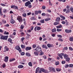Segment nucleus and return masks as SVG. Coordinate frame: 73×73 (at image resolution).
<instances>
[{"label": "nucleus", "mask_w": 73, "mask_h": 73, "mask_svg": "<svg viewBox=\"0 0 73 73\" xmlns=\"http://www.w3.org/2000/svg\"><path fill=\"white\" fill-rule=\"evenodd\" d=\"M35 50L36 51L38 52V53L42 52V50H41V48L40 46H38L35 49Z\"/></svg>", "instance_id": "1"}, {"label": "nucleus", "mask_w": 73, "mask_h": 73, "mask_svg": "<svg viewBox=\"0 0 73 73\" xmlns=\"http://www.w3.org/2000/svg\"><path fill=\"white\" fill-rule=\"evenodd\" d=\"M15 48L16 50H17L19 51V53H21V48H20V47L19 46H17L15 47Z\"/></svg>", "instance_id": "2"}, {"label": "nucleus", "mask_w": 73, "mask_h": 73, "mask_svg": "<svg viewBox=\"0 0 73 73\" xmlns=\"http://www.w3.org/2000/svg\"><path fill=\"white\" fill-rule=\"evenodd\" d=\"M17 20H18L20 23L23 22V19H22V18L20 16L18 17L17 18Z\"/></svg>", "instance_id": "3"}, {"label": "nucleus", "mask_w": 73, "mask_h": 73, "mask_svg": "<svg viewBox=\"0 0 73 73\" xmlns=\"http://www.w3.org/2000/svg\"><path fill=\"white\" fill-rule=\"evenodd\" d=\"M49 70H50V72L52 71L53 72H56V70H55V69L53 67H49Z\"/></svg>", "instance_id": "4"}, {"label": "nucleus", "mask_w": 73, "mask_h": 73, "mask_svg": "<svg viewBox=\"0 0 73 73\" xmlns=\"http://www.w3.org/2000/svg\"><path fill=\"white\" fill-rule=\"evenodd\" d=\"M31 4V2H30L29 1H28L25 3V5L26 7H28L29 5H30Z\"/></svg>", "instance_id": "5"}, {"label": "nucleus", "mask_w": 73, "mask_h": 73, "mask_svg": "<svg viewBox=\"0 0 73 73\" xmlns=\"http://www.w3.org/2000/svg\"><path fill=\"white\" fill-rule=\"evenodd\" d=\"M64 56V54L63 53H61L58 54V56H59V57L62 59V58H62V56Z\"/></svg>", "instance_id": "6"}, {"label": "nucleus", "mask_w": 73, "mask_h": 73, "mask_svg": "<svg viewBox=\"0 0 73 73\" xmlns=\"http://www.w3.org/2000/svg\"><path fill=\"white\" fill-rule=\"evenodd\" d=\"M65 31L66 33H71V32H72V30H68L66 29L65 30Z\"/></svg>", "instance_id": "7"}, {"label": "nucleus", "mask_w": 73, "mask_h": 73, "mask_svg": "<svg viewBox=\"0 0 73 73\" xmlns=\"http://www.w3.org/2000/svg\"><path fill=\"white\" fill-rule=\"evenodd\" d=\"M31 49H32V48H31V47L27 46L26 48L25 49V50H29Z\"/></svg>", "instance_id": "8"}, {"label": "nucleus", "mask_w": 73, "mask_h": 73, "mask_svg": "<svg viewBox=\"0 0 73 73\" xmlns=\"http://www.w3.org/2000/svg\"><path fill=\"white\" fill-rule=\"evenodd\" d=\"M5 59L4 60V61L6 62H7L8 61V57L7 56L5 58Z\"/></svg>", "instance_id": "9"}, {"label": "nucleus", "mask_w": 73, "mask_h": 73, "mask_svg": "<svg viewBox=\"0 0 73 73\" xmlns=\"http://www.w3.org/2000/svg\"><path fill=\"white\" fill-rule=\"evenodd\" d=\"M60 20L61 19H60V18H59V17H58L56 18V21L57 22H59V21H60Z\"/></svg>", "instance_id": "10"}, {"label": "nucleus", "mask_w": 73, "mask_h": 73, "mask_svg": "<svg viewBox=\"0 0 73 73\" xmlns=\"http://www.w3.org/2000/svg\"><path fill=\"white\" fill-rule=\"evenodd\" d=\"M8 48L7 47V46H5V49L4 50V52H7V51H8Z\"/></svg>", "instance_id": "11"}, {"label": "nucleus", "mask_w": 73, "mask_h": 73, "mask_svg": "<svg viewBox=\"0 0 73 73\" xmlns=\"http://www.w3.org/2000/svg\"><path fill=\"white\" fill-rule=\"evenodd\" d=\"M8 41H9V42H10L11 44H13V42H12V40L11 39V38H9L8 39Z\"/></svg>", "instance_id": "12"}, {"label": "nucleus", "mask_w": 73, "mask_h": 73, "mask_svg": "<svg viewBox=\"0 0 73 73\" xmlns=\"http://www.w3.org/2000/svg\"><path fill=\"white\" fill-rule=\"evenodd\" d=\"M26 56L27 57H31V55H30V54L29 52H26Z\"/></svg>", "instance_id": "13"}, {"label": "nucleus", "mask_w": 73, "mask_h": 73, "mask_svg": "<svg viewBox=\"0 0 73 73\" xmlns=\"http://www.w3.org/2000/svg\"><path fill=\"white\" fill-rule=\"evenodd\" d=\"M42 47L43 48H45L46 49H48V47L45 45V44H42Z\"/></svg>", "instance_id": "14"}, {"label": "nucleus", "mask_w": 73, "mask_h": 73, "mask_svg": "<svg viewBox=\"0 0 73 73\" xmlns=\"http://www.w3.org/2000/svg\"><path fill=\"white\" fill-rule=\"evenodd\" d=\"M8 37V35L4 36V38L3 40H7Z\"/></svg>", "instance_id": "15"}, {"label": "nucleus", "mask_w": 73, "mask_h": 73, "mask_svg": "<svg viewBox=\"0 0 73 73\" xmlns=\"http://www.w3.org/2000/svg\"><path fill=\"white\" fill-rule=\"evenodd\" d=\"M66 60L67 62H69V61H70V58L69 57H68L66 58Z\"/></svg>", "instance_id": "16"}, {"label": "nucleus", "mask_w": 73, "mask_h": 73, "mask_svg": "<svg viewBox=\"0 0 73 73\" xmlns=\"http://www.w3.org/2000/svg\"><path fill=\"white\" fill-rule=\"evenodd\" d=\"M10 22L11 23V24H14V23H15V21L13 19H12Z\"/></svg>", "instance_id": "17"}, {"label": "nucleus", "mask_w": 73, "mask_h": 73, "mask_svg": "<svg viewBox=\"0 0 73 73\" xmlns=\"http://www.w3.org/2000/svg\"><path fill=\"white\" fill-rule=\"evenodd\" d=\"M34 54L35 56H38V55L39 54L38 52H36V51L34 52Z\"/></svg>", "instance_id": "18"}, {"label": "nucleus", "mask_w": 73, "mask_h": 73, "mask_svg": "<svg viewBox=\"0 0 73 73\" xmlns=\"http://www.w3.org/2000/svg\"><path fill=\"white\" fill-rule=\"evenodd\" d=\"M39 70H40V68H37L36 70L35 73H37V72L39 71Z\"/></svg>", "instance_id": "19"}, {"label": "nucleus", "mask_w": 73, "mask_h": 73, "mask_svg": "<svg viewBox=\"0 0 73 73\" xmlns=\"http://www.w3.org/2000/svg\"><path fill=\"white\" fill-rule=\"evenodd\" d=\"M63 56L64 58L66 59L68 58V55L66 54H64V55Z\"/></svg>", "instance_id": "20"}, {"label": "nucleus", "mask_w": 73, "mask_h": 73, "mask_svg": "<svg viewBox=\"0 0 73 73\" xmlns=\"http://www.w3.org/2000/svg\"><path fill=\"white\" fill-rule=\"evenodd\" d=\"M24 67V66L22 65H19L18 66V68H23Z\"/></svg>", "instance_id": "21"}, {"label": "nucleus", "mask_w": 73, "mask_h": 73, "mask_svg": "<svg viewBox=\"0 0 73 73\" xmlns=\"http://www.w3.org/2000/svg\"><path fill=\"white\" fill-rule=\"evenodd\" d=\"M21 48H22V49L25 48V46L23 44H21Z\"/></svg>", "instance_id": "22"}, {"label": "nucleus", "mask_w": 73, "mask_h": 73, "mask_svg": "<svg viewBox=\"0 0 73 73\" xmlns=\"http://www.w3.org/2000/svg\"><path fill=\"white\" fill-rule=\"evenodd\" d=\"M49 20H50V18H48L45 19V21H49Z\"/></svg>", "instance_id": "23"}, {"label": "nucleus", "mask_w": 73, "mask_h": 73, "mask_svg": "<svg viewBox=\"0 0 73 73\" xmlns=\"http://www.w3.org/2000/svg\"><path fill=\"white\" fill-rule=\"evenodd\" d=\"M69 40L70 41H73V37H70V38Z\"/></svg>", "instance_id": "24"}, {"label": "nucleus", "mask_w": 73, "mask_h": 73, "mask_svg": "<svg viewBox=\"0 0 73 73\" xmlns=\"http://www.w3.org/2000/svg\"><path fill=\"white\" fill-rule=\"evenodd\" d=\"M40 23H44V19H42L40 21Z\"/></svg>", "instance_id": "25"}, {"label": "nucleus", "mask_w": 73, "mask_h": 73, "mask_svg": "<svg viewBox=\"0 0 73 73\" xmlns=\"http://www.w3.org/2000/svg\"><path fill=\"white\" fill-rule=\"evenodd\" d=\"M60 17H61V18H62L64 20H65V17L62 16L61 15H60Z\"/></svg>", "instance_id": "26"}, {"label": "nucleus", "mask_w": 73, "mask_h": 73, "mask_svg": "<svg viewBox=\"0 0 73 73\" xmlns=\"http://www.w3.org/2000/svg\"><path fill=\"white\" fill-rule=\"evenodd\" d=\"M47 46L48 48H50L51 47V44L50 43L48 44H47Z\"/></svg>", "instance_id": "27"}, {"label": "nucleus", "mask_w": 73, "mask_h": 73, "mask_svg": "<svg viewBox=\"0 0 73 73\" xmlns=\"http://www.w3.org/2000/svg\"><path fill=\"white\" fill-rule=\"evenodd\" d=\"M4 36H3V35H1L0 38L1 40H4Z\"/></svg>", "instance_id": "28"}, {"label": "nucleus", "mask_w": 73, "mask_h": 73, "mask_svg": "<svg viewBox=\"0 0 73 73\" xmlns=\"http://www.w3.org/2000/svg\"><path fill=\"white\" fill-rule=\"evenodd\" d=\"M54 24L55 25H58L59 24V23L58 22H54Z\"/></svg>", "instance_id": "29"}, {"label": "nucleus", "mask_w": 73, "mask_h": 73, "mask_svg": "<svg viewBox=\"0 0 73 73\" xmlns=\"http://www.w3.org/2000/svg\"><path fill=\"white\" fill-rule=\"evenodd\" d=\"M22 15L24 17H25L27 16V14L25 13H24Z\"/></svg>", "instance_id": "30"}, {"label": "nucleus", "mask_w": 73, "mask_h": 73, "mask_svg": "<svg viewBox=\"0 0 73 73\" xmlns=\"http://www.w3.org/2000/svg\"><path fill=\"white\" fill-rule=\"evenodd\" d=\"M4 35H9V33L8 32H7V31H5L4 33Z\"/></svg>", "instance_id": "31"}, {"label": "nucleus", "mask_w": 73, "mask_h": 73, "mask_svg": "<svg viewBox=\"0 0 73 73\" xmlns=\"http://www.w3.org/2000/svg\"><path fill=\"white\" fill-rule=\"evenodd\" d=\"M21 29H24V25H21Z\"/></svg>", "instance_id": "32"}, {"label": "nucleus", "mask_w": 73, "mask_h": 73, "mask_svg": "<svg viewBox=\"0 0 73 73\" xmlns=\"http://www.w3.org/2000/svg\"><path fill=\"white\" fill-rule=\"evenodd\" d=\"M52 32H56V30L55 29H53L52 30Z\"/></svg>", "instance_id": "33"}, {"label": "nucleus", "mask_w": 73, "mask_h": 73, "mask_svg": "<svg viewBox=\"0 0 73 73\" xmlns=\"http://www.w3.org/2000/svg\"><path fill=\"white\" fill-rule=\"evenodd\" d=\"M40 53L39 54V55H40V56H42V55H43V54H44V52H42H42H40Z\"/></svg>", "instance_id": "34"}, {"label": "nucleus", "mask_w": 73, "mask_h": 73, "mask_svg": "<svg viewBox=\"0 0 73 73\" xmlns=\"http://www.w3.org/2000/svg\"><path fill=\"white\" fill-rule=\"evenodd\" d=\"M29 65L30 66H32V62H29Z\"/></svg>", "instance_id": "35"}, {"label": "nucleus", "mask_w": 73, "mask_h": 73, "mask_svg": "<svg viewBox=\"0 0 73 73\" xmlns=\"http://www.w3.org/2000/svg\"><path fill=\"white\" fill-rule=\"evenodd\" d=\"M41 29V28L40 27H38L37 28V31H39V30H40Z\"/></svg>", "instance_id": "36"}, {"label": "nucleus", "mask_w": 73, "mask_h": 73, "mask_svg": "<svg viewBox=\"0 0 73 73\" xmlns=\"http://www.w3.org/2000/svg\"><path fill=\"white\" fill-rule=\"evenodd\" d=\"M56 70L57 72H60V71H61V69L59 68H56Z\"/></svg>", "instance_id": "37"}, {"label": "nucleus", "mask_w": 73, "mask_h": 73, "mask_svg": "<svg viewBox=\"0 0 73 73\" xmlns=\"http://www.w3.org/2000/svg\"><path fill=\"white\" fill-rule=\"evenodd\" d=\"M70 12V10L69 9H67V10L66 12V13H68Z\"/></svg>", "instance_id": "38"}, {"label": "nucleus", "mask_w": 73, "mask_h": 73, "mask_svg": "<svg viewBox=\"0 0 73 73\" xmlns=\"http://www.w3.org/2000/svg\"><path fill=\"white\" fill-rule=\"evenodd\" d=\"M59 62L58 61L56 62H55V64L56 65H59Z\"/></svg>", "instance_id": "39"}, {"label": "nucleus", "mask_w": 73, "mask_h": 73, "mask_svg": "<svg viewBox=\"0 0 73 73\" xmlns=\"http://www.w3.org/2000/svg\"><path fill=\"white\" fill-rule=\"evenodd\" d=\"M69 49L70 50H71L72 51H73V49L71 47H69Z\"/></svg>", "instance_id": "40"}, {"label": "nucleus", "mask_w": 73, "mask_h": 73, "mask_svg": "<svg viewBox=\"0 0 73 73\" xmlns=\"http://www.w3.org/2000/svg\"><path fill=\"white\" fill-rule=\"evenodd\" d=\"M57 36L58 37H59L60 38H62V36L61 35H57Z\"/></svg>", "instance_id": "41"}, {"label": "nucleus", "mask_w": 73, "mask_h": 73, "mask_svg": "<svg viewBox=\"0 0 73 73\" xmlns=\"http://www.w3.org/2000/svg\"><path fill=\"white\" fill-rule=\"evenodd\" d=\"M58 40L60 41H61V42H62V41H63V40L61 38L58 39Z\"/></svg>", "instance_id": "42"}, {"label": "nucleus", "mask_w": 73, "mask_h": 73, "mask_svg": "<svg viewBox=\"0 0 73 73\" xmlns=\"http://www.w3.org/2000/svg\"><path fill=\"white\" fill-rule=\"evenodd\" d=\"M62 31V29H57V32H60V31Z\"/></svg>", "instance_id": "43"}, {"label": "nucleus", "mask_w": 73, "mask_h": 73, "mask_svg": "<svg viewBox=\"0 0 73 73\" xmlns=\"http://www.w3.org/2000/svg\"><path fill=\"white\" fill-rule=\"evenodd\" d=\"M70 11L73 13V8L72 7H70Z\"/></svg>", "instance_id": "44"}, {"label": "nucleus", "mask_w": 73, "mask_h": 73, "mask_svg": "<svg viewBox=\"0 0 73 73\" xmlns=\"http://www.w3.org/2000/svg\"><path fill=\"white\" fill-rule=\"evenodd\" d=\"M44 69L43 68H41L40 69V70L42 71V72H44Z\"/></svg>", "instance_id": "45"}, {"label": "nucleus", "mask_w": 73, "mask_h": 73, "mask_svg": "<svg viewBox=\"0 0 73 73\" xmlns=\"http://www.w3.org/2000/svg\"><path fill=\"white\" fill-rule=\"evenodd\" d=\"M25 54V53L24 52H22L21 53V56H24Z\"/></svg>", "instance_id": "46"}, {"label": "nucleus", "mask_w": 73, "mask_h": 73, "mask_svg": "<svg viewBox=\"0 0 73 73\" xmlns=\"http://www.w3.org/2000/svg\"><path fill=\"white\" fill-rule=\"evenodd\" d=\"M15 5H12L11 6V8H13L15 9Z\"/></svg>", "instance_id": "47"}, {"label": "nucleus", "mask_w": 73, "mask_h": 73, "mask_svg": "<svg viewBox=\"0 0 73 73\" xmlns=\"http://www.w3.org/2000/svg\"><path fill=\"white\" fill-rule=\"evenodd\" d=\"M73 64H70L69 67L70 68H73Z\"/></svg>", "instance_id": "48"}, {"label": "nucleus", "mask_w": 73, "mask_h": 73, "mask_svg": "<svg viewBox=\"0 0 73 73\" xmlns=\"http://www.w3.org/2000/svg\"><path fill=\"white\" fill-rule=\"evenodd\" d=\"M31 19V20H35L36 19V18H35V17H32Z\"/></svg>", "instance_id": "49"}, {"label": "nucleus", "mask_w": 73, "mask_h": 73, "mask_svg": "<svg viewBox=\"0 0 73 73\" xmlns=\"http://www.w3.org/2000/svg\"><path fill=\"white\" fill-rule=\"evenodd\" d=\"M2 22L4 24L6 23V21L4 20V19L2 20Z\"/></svg>", "instance_id": "50"}, {"label": "nucleus", "mask_w": 73, "mask_h": 73, "mask_svg": "<svg viewBox=\"0 0 73 73\" xmlns=\"http://www.w3.org/2000/svg\"><path fill=\"white\" fill-rule=\"evenodd\" d=\"M28 8H31L32 7V5H29L28 6Z\"/></svg>", "instance_id": "51"}, {"label": "nucleus", "mask_w": 73, "mask_h": 73, "mask_svg": "<svg viewBox=\"0 0 73 73\" xmlns=\"http://www.w3.org/2000/svg\"><path fill=\"white\" fill-rule=\"evenodd\" d=\"M68 67H69V65L67 64L65 65V68H67Z\"/></svg>", "instance_id": "52"}, {"label": "nucleus", "mask_w": 73, "mask_h": 73, "mask_svg": "<svg viewBox=\"0 0 73 73\" xmlns=\"http://www.w3.org/2000/svg\"><path fill=\"white\" fill-rule=\"evenodd\" d=\"M38 12L37 11H35V15H38Z\"/></svg>", "instance_id": "53"}, {"label": "nucleus", "mask_w": 73, "mask_h": 73, "mask_svg": "<svg viewBox=\"0 0 73 73\" xmlns=\"http://www.w3.org/2000/svg\"><path fill=\"white\" fill-rule=\"evenodd\" d=\"M25 39V38L24 37H23L21 38V40L22 41V42H23L24 40Z\"/></svg>", "instance_id": "54"}, {"label": "nucleus", "mask_w": 73, "mask_h": 73, "mask_svg": "<svg viewBox=\"0 0 73 73\" xmlns=\"http://www.w3.org/2000/svg\"><path fill=\"white\" fill-rule=\"evenodd\" d=\"M42 9H45L46 8V7L45 6H43L42 7Z\"/></svg>", "instance_id": "55"}, {"label": "nucleus", "mask_w": 73, "mask_h": 73, "mask_svg": "<svg viewBox=\"0 0 73 73\" xmlns=\"http://www.w3.org/2000/svg\"><path fill=\"white\" fill-rule=\"evenodd\" d=\"M44 73H49V72L47 70H44Z\"/></svg>", "instance_id": "56"}, {"label": "nucleus", "mask_w": 73, "mask_h": 73, "mask_svg": "<svg viewBox=\"0 0 73 73\" xmlns=\"http://www.w3.org/2000/svg\"><path fill=\"white\" fill-rule=\"evenodd\" d=\"M2 67L3 68H5V64H4L2 65Z\"/></svg>", "instance_id": "57"}, {"label": "nucleus", "mask_w": 73, "mask_h": 73, "mask_svg": "<svg viewBox=\"0 0 73 73\" xmlns=\"http://www.w3.org/2000/svg\"><path fill=\"white\" fill-rule=\"evenodd\" d=\"M36 47V44H34L33 45V48H35Z\"/></svg>", "instance_id": "58"}, {"label": "nucleus", "mask_w": 73, "mask_h": 73, "mask_svg": "<svg viewBox=\"0 0 73 73\" xmlns=\"http://www.w3.org/2000/svg\"><path fill=\"white\" fill-rule=\"evenodd\" d=\"M1 5L2 6H3V7H5V5L3 3L1 4Z\"/></svg>", "instance_id": "59"}, {"label": "nucleus", "mask_w": 73, "mask_h": 73, "mask_svg": "<svg viewBox=\"0 0 73 73\" xmlns=\"http://www.w3.org/2000/svg\"><path fill=\"white\" fill-rule=\"evenodd\" d=\"M42 16H45V15H46V14H45V13H43L42 14Z\"/></svg>", "instance_id": "60"}, {"label": "nucleus", "mask_w": 73, "mask_h": 73, "mask_svg": "<svg viewBox=\"0 0 73 73\" xmlns=\"http://www.w3.org/2000/svg\"><path fill=\"white\" fill-rule=\"evenodd\" d=\"M23 10H24V8H21L20 9V11H21V12H23Z\"/></svg>", "instance_id": "61"}, {"label": "nucleus", "mask_w": 73, "mask_h": 73, "mask_svg": "<svg viewBox=\"0 0 73 73\" xmlns=\"http://www.w3.org/2000/svg\"><path fill=\"white\" fill-rule=\"evenodd\" d=\"M67 49H68V47H64L63 49V50H67Z\"/></svg>", "instance_id": "62"}, {"label": "nucleus", "mask_w": 73, "mask_h": 73, "mask_svg": "<svg viewBox=\"0 0 73 73\" xmlns=\"http://www.w3.org/2000/svg\"><path fill=\"white\" fill-rule=\"evenodd\" d=\"M66 25H68V21H66Z\"/></svg>", "instance_id": "63"}, {"label": "nucleus", "mask_w": 73, "mask_h": 73, "mask_svg": "<svg viewBox=\"0 0 73 73\" xmlns=\"http://www.w3.org/2000/svg\"><path fill=\"white\" fill-rule=\"evenodd\" d=\"M15 9H18V7H17V6H15Z\"/></svg>", "instance_id": "64"}]
</instances>
